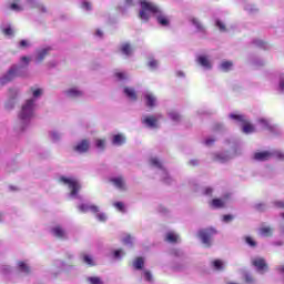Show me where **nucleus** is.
<instances>
[{"instance_id": "obj_1", "label": "nucleus", "mask_w": 284, "mask_h": 284, "mask_svg": "<svg viewBox=\"0 0 284 284\" xmlns=\"http://www.w3.org/2000/svg\"><path fill=\"white\" fill-rule=\"evenodd\" d=\"M140 4L142 9L140 10L139 18L142 19V21H150L148 12H151L152 14H155V19L160 26L163 28L170 26V19L161 13V9H159L156 4L146 0L140 1Z\"/></svg>"}, {"instance_id": "obj_2", "label": "nucleus", "mask_w": 284, "mask_h": 284, "mask_svg": "<svg viewBox=\"0 0 284 284\" xmlns=\"http://www.w3.org/2000/svg\"><path fill=\"white\" fill-rule=\"evenodd\" d=\"M34 114V101L32 99L27 100L26 104L22 105V109L19 114V119L22 123L30 121Z\"/></svg>"}, {"instance_id": "obj_3", "label": "nucleus", "mask_w": 284, "mask_h": 284, "mask_svg": "<svg viewBox=\"0 0 284 284\" xmlns=\"http://www.w3.org/2000/svg\"><path fill=\"white\" fill-rule=\"evenodd\" d=\"M60 183H63V185H68L69 190H71V196H77V194H79V191L81 190V183H79V180L74 178L61 176Z\"/></svg>"}, {"instance_id": "obj_4", "label": "nucleus", "mask_w": 284, "mask_h": 284, "mask_svg": "<svg viewBox=\"0 0 284 284\" xmlns=\"http://www.w3.org/2000/svg\"><path fill=\"white\" fill-rule=\"evenodd\" d=\"M214 234H216V231L212 227L199 231V237L201 239L202 243L206 245V247L212 246V236H214Z\"/></svg>"}, {"instance_id": "obj_5", "label": "nucleus", "mask_w": 284, "mask_h": 284, "mask_svg": "<svg viewBox=\"0 0 284 284\" xmlns=\"http://www.w3.org/2000/svg\"><path fill=\"white\" fill-rule=\"evenodd\" d=\"M73 151L78 152V154H85V152L90 151V140L83 139L75 146H73Z\"/></svg>"}, {"instance_id": "obj_6", "label": "nucleus", "mask_w": 284, "mask_h": 284, "mask_svg": "<svg viewBox=\"0 0 284 284\" xmlns=\"http://www.w3.org/2000/svg\"><path fill=\"white\" fill-rule=\"evenodd\" d=\"M17 72H19L18 67H12L4 77L1 79V84L6 85V83H10V81H13L17 79Z\"/></svg>"}, {"instance_id": "obj_7", "label": "nucleus", "mask_w": 284, "mask_h": 284, "mask_svg": "<svg viewBox=\"0 0 284 284\" xmlns=\"http://www.w3.org/2000/svg\"><path fill=\"white\" fill-rule=\"evenodd\" d=\"M252 265L256 267L257 272H267L268 266L267 262H265V258L263 257H256L252 261Z\"/></svg>"}, {"instance_id": "obj_8", "label": "nucleus", "mask_w": 284, "mask_h": 284, "mask_svg": "<svg viewBox=\"0 0 284 284\" xmlns=\"http://www.w3.org/2000/svg\"><path fill=\"white\" fill-rule=\"evenodd\" d=\"M142 123L148 128H159V119H156L154 115H146L142 120Z\"/></svg>"}, {"instance_id": "obj_9", "label": "nucleus", "mask_w": 284, "mask_h": 284, "mask_svg": "<svg viewBox=\"0 0 284 284\" xmlns=\"http://www.w3.org/2000/svg\"><path fill=\"white\" fill-rule=\"evenodd\" d=\"M78 210H80V212H92L93 214H99V206L94 205V204H80L78 206Z\"/></svg>"}, {"instance_id": "obj_10", "label": "nucleus", "mask_w": 284, "mask_h": 284, "mask_svg": "<svg viewBox=\"0 0 284 284\" xmlns=\"http://www.w3.org/2000/svg\"><path fill=\"white\" fill-rule=\"evenodd\" d=\"M272 159V152L270 151H262L254 153L255 161H270Z\"/></svg>"}, {"instance_id": "obj_11", "label": "nucleus", "mask_w": 284, "mask_h": 284, "mask_svg": "<svg viewBox=\"0 0 284 284\" xmlns=\"http://www.w3.org/2000/svg\"><path fill=\"white\" fill-rule=\"evenodd\" d=\"M110 183H112L118 190H125V180L123 176H118V178H111Z\"/></svg>"}, {"instance_id": "obj_12", "label": "nucleus", "mask_w": 284, "mask_h": 284, "mask_svg": "<svg viewBox=\"0 0 284 284\" xmlns=\"http://www.w3.org/2000/svg\"><path fill=\"white\" fill-rule=\"evenodd\" d=\"M144 101H145L146 108H150L151 110L152 108H156V97H154V94L152 93L144 94Z\"/></svg>"}, {"instance_id": "obj_13", "label": "nucleus", "mask_w": 284, "mask_h": 284, "mask_svg": "<svg viewBox=\"0 0 284 284\" xmlns=\"http://www.w3.org/2000/svg\"><path fill=\"white\" fill-rule=\"evenodd\" d=\"M52 48H44L37 51V61L38 63L43 62V60L50 54Z\"/></svg>"}, {"instance_id": "obj_14", "label": "nucleus", "mask_w": 284, "mask_h": 284, "mask_svg": "<svg viewBox=\"0 0 284 284\" xmlns=\"http://www.w3.org/2000/svg\"><path fill=\"white\" fill-rule=\"evenodd\" d=\"M197 63L202 65V68H205L206 70H212V63L210 62V59H207L206 55H200L197 58Z\"/></svg>"}, {"instance_id": "obj_15", "label": "nucleus", "mask_w": 284, "mask_h": 284, "mask_svg": "<svg viewBox=\"0 0 284 284\" xmlns=\"http://www.w3.org/2000/svg\"><path fill=\"white\" fill-rule=\"evenodd\" d=\"M51 232L57 239H65V230L61 225L54 226Z\"/></svg>"}, {"instance_id": "obj_16", "label": "nucleus", "mask_w": 284, "mask_h": 284, "mask_svg": "<svg viewBox=\"0 0 284 284\" xmlns=\"http://www.w3.org/2000/svg\"><path fill=\"white\" fill-rule=\"evenodd\" d=\"M213 161H216L217 163H225L230 161V154L227 153H215L213 156Z\"/></svg>"}, {"instance_id": "obj_17", "label": "nucleus", "mask_w": 284, "mask_h": 284, "mask_svg": "<svg viewBox=\"0 0 284 284\" xmlns=\"http://www.w3.org/2000/svg\"><path fill=\"white\" fill-rule=\"evenodd\" d=\"M125 143V136L121 133L113 135L112 144L113 145H123Z\"/></svg>"}, {"instance_id": "obj_18", "label": "nucleus", "mask_w": 284, "mask_h": 284, "mask_svg": "<svg viewBox=\"0 0 284 284\" xmlns=\"http://www.w3.org/2000/svg\"><path fill=\"white\" fill-rule=\"evenodd\" d=\"M18 268L20 272H23V274H30L32 272L30 265L23 261L18 262Z\"/></svg>"}, {"instance_id": "obj_19", "label": "nucleus", "mask_w": 284, "mask_h": 284, "mask_svg": "<svg viewBox=\"0 0 284 284\" xmlns=\"http://www.w3.org/2000/svg\"><path fill=\"white\" fill-rule=\"evenodd\" d=\"M120 52L125 54V57H130L132 54V45L128 42L123 43L120 48Z\"/></svg>"}, {"instance_id": "obj_20", "label": "nucleus", "mask_w": 284, "mask_h": 284, "mask_svg": "<svg viewBox=\"0 0 284 284\" xmlns=\"http://www.w3.org/2000/svg\"><path fill=\"white\" fill-rule=\"evenodd\" d=\"M124 94L131 99V101H136V91L130 87L124 88Z\"/></svg>"}, {"instance_id": "obj_21", "label": "nucleus", "mask_w": 284, "mask_h": 284, "mask_svg": "<svg viewBox=\"0 0 284 284\" xmlns=\"http://www.w3.org/2000/svg\"><path fill=\"white\" fill-rule=\"evenodd\" d=\"M145 265V260H143L142 256H139L136 257L134 261H133V267L135 270H143V266Z\"/></svg>"}, {"instance_id": "obj_22", "label": "nucleus", "mask_w": 284, "mask_h": 284, "mask_svg": "<svg viewBox=\"0 0 284 284\" xmlns=\"http://www.w3.org/2000/svg\"><path fill=\"white\" fill-rule=\"evenodd\" d=\"M212 207H215L216 210H221V207H225V201L221 199H213L211 202Z\"/></svg>"}, {"instance_id": "obj_23", "label": "nucleus", "mask_w": 284, "mask_h": 284, "mask_svg": "<svg viewBox=\"0 0 284 284\" xmlns=\"http://www.w3.org/2000/svg\"><path fill=\"white\" fill-rule=\"evenodd\" d=\"M242 123L244 134H251V132H254V125H252V123L247 122L246 120Z\"/></svg>"}, {"instance_id": "obj_24", "label": "nucleus", "mask_w": 284, "mask_h": 284, "mask_svg": "<svg viewBox=\"0 0 284 284\" xmlns=\"http://www.w3.org/2000/svg\"><path fill=\"white\" fill-rule=\"evenodd\" d=\"M191 22L193 23V26H195L197 32H205V27H203V24L201 23V21H199V19L192 18Z\"/></svg>"}, {"instance_id": "obj_25", "label": "nucleus", "mask_w": 284, "mask_h": 284, "mask_svg": "<svg viewBox=\"0 0 284 284\" xmlns=\"http://www.w3.org/2000/svg\"><path fill=\"white\" fill-rule=\"evenodd\" d=\"M68 97H71L72 99H77V97H82L83 92L79 91L78 89H70L67 91Z\"/></svg>"}, {"instance_id": "obj_26", "label": "nucleus", "mask_w": 284, "mask_h": 284, "mask_svg": "<svg viewBox=\"0 0 284 284\" xmlns=\"http://www.w3.org/2000/svg\"><path fill=\"white\" fill-rule=\"evenodd\" d=\"M165 241H168V243H178V241H179V235H176V234H174V233H172V232H169V233L166 234Z\"/></svg>"}, {"instance_id": "obj_27", "label": "nucleus", "mask_w": 284, "mask_h": 284, "mask_svg": "<svg viewBox=\"0 0 284 284\" xmlns=\"http://www.w3.org/2000/svg\"><path fill=\"white\" fill-rule=\"evenodd\" d=\"M233 65H234V63H232V61H223L221 63V68H222L223 72H230L232 70Z\"/></svg>"}, {"instance_id": "obj_28", "label": "nucleus", "mask_w": 284, "mask_h": 284, "mask_svg": "<svg viewBox=\"0 0 284 284\" xmlns=\"http://www.w3.org/2000/svg\"><path fill=\"white\" fill-rule=\"evenodd\" d=\"M260 233L262 234V236H272L273 230L270 226H262L260 229Z\"/></svg>"}, {"instance_id": "obj_29", "label": "nucleus", "mask_w": 284, "mask_h": 284, "mask_svg": "<svg viewBox=\"0 0 284 284\" xmlns=\"http://www.w3.org/2000/svg\"><path fill=\"white\" fill-rule=\"evenodd\" d=\"M82 260H83V263H85L90 267H94V261L92 260V256L88 254H82Z\"/></svg>"}, {"instance_id": "obj_30", "label": "nucleus", "mask_w": 284, "mask_h": 284, "mask_svg": "<svg viewBox=\"0 0 284 284\" xmlns=\"http://www.w3.org/2000/svg\"><path fill=\"white\" fill-rule=\"evenodd\" d=\"M95 146L98 150H105V139L95 140Z\"/></svg>"}, {"instance_id": "obj_31", "label": "nucleus", "mask_w": 284, "mask_h": 284, "mask_svg": "<svg viewBox=\"0 0 284 284\" xmlns=\"http://www.w3.org/2000/svg\"><path fill=\"white\" fill-rule=\"evenodd\" d=\"M212 265H213L214 270H217V271L223 270V261H221V260H214L212 262Z\"/></svg>"}, {"instance_id": "obj_32", "label": "nucleus", "mask_w": 284, "mask_h": 284, "mask_svg": "<svg viewBox=\"0 0 284 284\" xmlns=\"http://www.w3.org/2000/svg\"><path fill=\"white\" fill-rule=\"evenodd\" d=\"M216 28H219L220 32H226L227 28L225 27V23L221 20H216L215 22Z\"/></svg>"}, {"instance_id": "obj_33", "label": "nucleus", "mask_w": 284, "mask_h": 284, "mask_svg": "<svg viewBox=\"0 0 284 284\" xmlns=\"http://www.w3.org/2000/svg\"><path fill=\"white\" fill-rule=\"evenodd\" d=\"M272 156H276V159H278L280 161H284V153L283 151H273L271 152Z\"/></svg>"}, {"instance_id": "obj_34", "label": "nucleus", "mask_w": 284, "mask_h": 284, "mask_svg": "<svg viewBox=\"0 0 284 284\" xmlns=\"http://www.w3.org/2000/svg\"><path fill=\"white\" fill-rule=\"evenodd\" d=\"M231 119H234V121H239L240 123H243L245 121V115L241 114H231Z\"/></svg>"}, {"instance_id": "obj_35", "label": "nucleus", "mask_w": 284, "mask_h": 284, "mask_svg": "<svg viewBox=\"0 0 284 284\" xmlns=\"http://www.w3.org/2000/svg\"><path fill=\"white\" fill-rule=\"evenodd\" d=\"M30 90H31L34 99H39V97H41V94H43V90L42 89L31 88Z\"/></svg>"}, {"instance_id": "obj_36", "label": "nucleus", "mask_w": 284, "mask_h": 284, "mask_svg": "<svg viewBox=\"0 0 284 284\" xmlns=\"http://www.w3.org/2000/svg\"><path fill=\"white\" fill-rule=\"evenodd\" d=\"M114 77L118 78V81H125V79H128V74H125V72H115Z\"/></svg>"}, {"instance_id": "obj_37", "label": "nucleus", "mask_w": 284, "mask_h": 284, "mask_svg": "<svg viewBox=\"0 0 284 284\" xmlns=\"http://www.w3.org/2000/svg\"><path fill=\"white\" fill-rule=\"evenodd\" d=\"M148 65L149 68H151V70H156V68L159 67V62L155 59H150Z\"/></svg>"}, {"instance_id": "obj_38", "label": "nucleus", "mask_w": 284, "mask_h": 284, "mask_svg": "<svg viewBox=\"0 0 284 284\" xmlns=\"http://www.w3.org/2000/svg\"><path fill=\"white\" fill-rule=\"evenodd\" d=\"M245 243L248 244L250 247H256V241H254V239H252V236H246Z\"/></svg>"}, {"instance_id": "obj_39", "label": "nucleus", "mask_w": 284, "mask_h": 284, "mask_svg": "<svg viewBox=\"0 0 284 284\" xmlns=\"http://www.w3.org/2000/svg\"><path fill=\"white\" fill-rule=\"evenodd\" d=\"M113 206L116 207L119 212H125V204H123V202H115Z\"/></svg>"}, {"instance_id": "obj_40", "label": "nucleus", "mask_w": 284, "mask_h": 284, "mask_svg": "<svg viewBox=\"0 0 284 284\" xmlns=\"http://www.w3.org/2000/svg\"><path fill=\"white\" fill-rule=\"evenodd\" d=\"M10 10H13L14 12H21V10H23V8L19 4H17V2H13L10 4Z\"/></svg>"}, {"instance_id": "obj_41", "label": "nucleus", "mask_w": 284, "mask_h": 284, "mask_svg": "<svg viewBox=\"0 0 284 284\" xmlns=\"http://www.w3.org/2000/svg\"><path fill=\"white\" fill-rule=\"evenodd\" d=\"M88 281L90 284H103L101 277H89Z\"/></svg>"}, {"instance_id": "obj_42", "label": "nucleus", "mask_w": 284, "mask_h": 284, "mask_svg": "<svg viewBox=\"0 0 284 284\" xmlns=\"http://www.w3.org/2000/svg\"><path fill=\"white\" fill-rule=\"evenodd\" d=\"M151 165H153L154 168H163V165L161 164V161H159V159L153 158L151 159Z\"/></svg>"}, {"instance_id": "obj_43", "label": "nucleus", "mask_w": 284, "mask_h": 284, "mask_svg": "<svg viewBox=\"0 0 284 284\" xmlns=\"http://www.w3.org/2000/svg\"><path fill=\"white\" fill-rule=\"evenodd\" d=\"M2 32L6 34V37H12V34H14V31L10 27L3 29Z\"/></svg>"}, {"instance_id": "obj_44", "label": "nucleus", "mask_w": 284, "mask_h": 284, "mask_svg": "<svg viewBox=\"0 0 284 284\" xmlns=\"http://www.w3.org/2000/svg\"><path fill=\"white\" fill-rule=\"evenodd\" d=\"M170 118L172 119V121H181V115L176 112H171Z\"/></svg>"}, {"instance_id": "obj_45", "label": "nucleus", "mask_w": 284, "mask_h": 284, "mask_svg": "<svg viewBox=\"0 0 284 284\" xmlns=\"http://www.w3.org/2000/svg\"><path fill=\"white\" fill-rule=\"evenodd\" d=\"M144 278L149 283H152V273L150 271H144Z\"/></svg>"}, {"instance_id": "obj_46", "label": "nucleus", "mask_w": 284, "mask_h": 284, "mask_svg": "<svg viewBox=\"0 0 284 284\" xmlns=\"http://www.w3.org/2000/svg\"><path fill=\"white\" fill-rule=\"evenodd\" d=\"M255 210L257 212H265V204L263 203L255 204Z\"/></svg>"}, {"instance_id": "obj_47", "label": "nucleus", "mask_w": 284, "mask_h": 284, "mask_svg": "<svg viewBox=\"0 0 284 284\" xmlns=\"http://www.w3.org/2000/svg\"><path fill=\"white\" fill-rule=\"evenodd\" d=\"M230 221H234V216L231 214L223 215V222L230 223Z\"/></svg>"}, {"instance_id": "obj_48", "label": "nucleus", "mask_w": 284, "mask_h": 284, "mask_svg": "<svg viewBox=\"0 0 284 284\" xmlns=\"http://www.w3.org/2000/svg\"><path fill=\"white\" fill-rule=\"evenodd\" d=\"M123 243L125 245H132V235H126L124 239H123Z\"/></svg>"}, {"instance_id": "obj_49", "label": "nucleus", "mask_w": 284, "mask_h": 284, "mask_svg": "<svg viewBox=\"0 0 284 284\" xmlns=\"http://www.w3.org/2000/svg\"><path fill=\"white\" fill-rule=\"evenodd\" d=\"M97 216L98 220L101 221L102 223H104V221H108V216L105 215V213H100Z\"/></svg>"}, {"instance_id": "obj_50", "label": "nucleus", "mask_w": 284, "mask_h": 284, "mask_svg": "<svg viewBox=\"0 0 284 284\" xmlns=\"http://www.w3.org/2000/svg\"><path fill=\"white\" fill-rule=\"evenodd\" d=\"M20 61L22 62V63H24L26 65H29L30 64V58L29 57H22L21 59H20Z\"/></svg>"}, {"instance_id": "obj_51", "label": "nucleus", "mask_w": 284, "mask_h": 284, "mask_svg": "<svg viewBox=\"0 0 284 284\" xmlns=\"http://www.w3.org/2000/svg\"><path fill=\"white\" fill-rule=\"evenodd\" d=\"M82 7L85 8L87 10H92V4L90 2H88V1H84L82 3Z\"/></svg>"}, {"instance_id": "obj_52", "label": "nucleus", "mask_w": 284, "mask_h": 284, "mask_svg": "<svg viewBox=\"0 0 284 284\" xmlns=\"http://www.w3.org/2000/svg\"><path fill=\"white\" fill-rule=\"evenodd\" d=\"M212 192H213L212 187H206V189L204 190L205 196H212Z\"/></svg>"}, {"instance_id": "obj_53", "label": "nucleus", "mask_w": 284, "mask_h": 284, "mask_svg": "<svg viewBox=\"0 0 284 284\" xmlns=\"http://www.w3.org/2000/svg\"><path fill=\"white\" fill-rule=\"evenodd\" d=\"M12 108H14V101H9V102L6 104V109H7V110H12Z\"/></svg>"}, {"instance_id": "obj_54", "label": "nucleus", "mask_w": 284, "mask_h": 284, "mask_svg": "<svg viewBox=\"0 0 284 284\" xmlns=\"http://www.w3.org/2000/svg\"><path fill=\"white\" fill-rule=\"evenodd\" d=\"M215 141H216L215 139H206L205 140V145H214Z\"/></svg>"}, {"instance_id": "obj_55", "label": "nucleus", "mask_w": 284, "mask_h": 284, "mask_svg": "<svg viewBox=\"0 0 284 284\" xmlns=\"http://www.w3.org/2000/svg\"><path fill=\"white\" fill-rule=\"evenodd\" d=\"M29 43L27 40H21L20 41V48H28Z\"/></svg>"}, {"instance_id": "obj_56", "label": "nucleus", "mask_w": 284, "mask_h": 284, "mask_svg": "<svg viewBox=\"0 0 284 284\" xmlns=\"http://www.w3.org/2000/svg\"><path fill=\"white\" fill-rule=\"evenodd\" d=\"M276 207H280L281 210H284V202L280 201V202H275Z\"/></svg>"}, {"instance_id": "obj_57", "label": "nucleus", "mask_w": 284, "mask_h": 284, "mask_svg": "<svg viewBox=\"0 0 284 284\" xmlns=\"http://www.w3.org/2000/svg\"><path fill=\"white\" fill-rule=\"evenodd\" d=\"M121 252H123V251L122 250L114 251V257L120 258L121 257Z\"/></svg>"}, {"instance_id": "obj_58", "label": "nucleus", "mask_w": 284, "mask_h": 284, "mask_svg": "<svg viewBox=\"0 0 284 284\" xmlns=\"http://www.w3.org/2000/svg\"><path fill=\"white\" fill-rule=\"evenodd\" d=\"M245 281L247 283H253L254 282V278L251 276V275H245Z\"/></svg>"}, {"instance_id": "obj_59", "label": "nucleus", "mask_w": 284, "mask_h": 284, "mask_svg": "<svg viewBox=\"0 0 284 284\" xmlns=\"http://www.w3.org/2000/svg\"><path fill=\"white\" fill-rule=\"evenodd\" d=\"M9 92H10L12 99H14V97H17V90L10 89Z\"/></svg>"}, {"instance_id": "obj_60", "label": "nucleus", "mask_w": 284, "mask_h": 284, "mask_svg": "<svg viewBox=\"0 0 284 284\" xmlns=\"http://www.w3.org/2000/svg\"><path fill=\"white\" fill-rule=\"evenodd\" d=\"M254 43H255V45H261V47L265 45V42H263L261 40H255Z\"/></svg>"}, {"instance_id": "obj_61", "label": "nucleus", "mask_w": 284, "mask_h": 284, "mask_svg": "<svg viewBox=\"0 0 284 284\" xmlns=\"http://www.w3.org/2000/svg\"><path fill=\"white\" fill-rule=\"evenodd\" d=\"M190 164H191V165H199V161H197V160H191V161H190Z\"/></svg>"}, {"instance_id": "obj_62", "label": "nucleus", "mask_w": 284, "mask_h": 284, "mask_svg": "<svg viewBox=\"0 0 284 284\" xmlns=\"http://www.w3.org/2000/svg\"><path fill=\"white\" fill-rule=\"evenodd\" d=\"M39 10L42 11V12H48V10L45 9V7H43V6H40V7H39Z\"/></svg>"}, {"instance_id": "obj_63", "label": "nucleus", "mask_w": 284, "mask_h": 284, "mask_svg": "<svg viewBox=\"0 0 284 284\" xmlns=\"http://www.w3.org/2000/svg\"><path fill=\"white\" fill-rule=\"evenodd\" d=\"M221 128H223V125H221V124H215L214 125V130H221Z\"/></svg>"}, {"instance_id": "obj_64", "label": "nucleus", "mask_w": 284, "mask_h": 284, "mask_svg": "<svg viewBox=\"0 0 284 284\" xmlns=\"http://www.w3.org/2000/svg\"><path fill=\"white\" fill-rule=\"evenodd\" d=\"M280 88H281V90H284V80H282V81L280 82Z\"/></svg>"}]
</instances>
